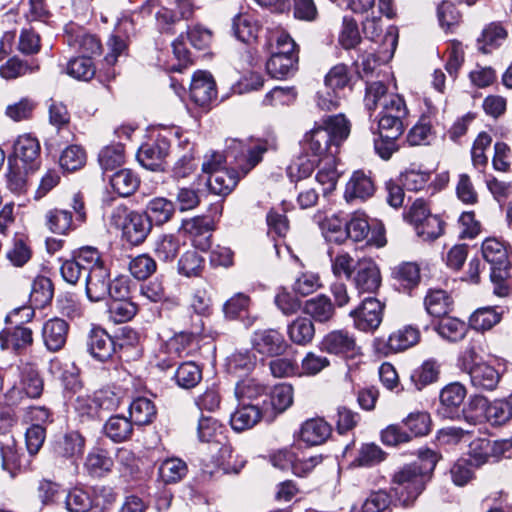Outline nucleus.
Masks as SVG:
<instances>
[{
    "label": "nucleus",
    "mask_w": 512,
    "mask_h": 512,
    "mask_svg": "<svg viewBox=\"0 0 512 512\" xmlns=\"http://www.w3.org/2000/svg\"><path fill=\"white\" fill-rule=\"evenodd\" d=\"M349 133L350 123L343 114L328 116L320 125H316L305 134L303 144L313 156L319 157L324 155L332 145L339 146Z\"/></svg>",
    "instance_id": "f257e3e1"
},
{
    "label": "nucleus",
    "mask_w": 512,
    "mask_h": 512,
    "mask_svg": "<svg viewBox=\"0 0 512 512\" xmlns=\"http://www.w3.org/2000/svg\"><path fill=\"white\" fill-rule=\"evenodd\" d=\"M482 256L490 265V279L493 283V292L499 297L509 294L506 283L509 277L511 264L506 245L497 238L491 237L484 240L481 246Z\"/></svg>",
    "instance_id": "f03ea898"
},
{
    "label": "nucleus",
    "mask_w": 512,
    "mask_h": 512,
    "mask_svg": "<svg viewBox=\"0 0 512 512\" xmlns=\"http://www.w3.org/2000/svg\"><path fill=\"white\" fill-rule=\"evenodd\" d=\"M429 475L418 462L404 465L391 478V491L403 505L413 503L425 489Z\"/></svg>",
    "instance_id": "7ed1b4c3"
},
{
    "label": "nucleus",
    "mask_w": 512,
    "mask_h": 512,
    "mask_svg": "<svg viewBox=\"0 0 512 512\" xmlns=\"http://www.w3.org/2000/svg\"><path fill=\"white\" fill-rule=\"evenodd\" d=\"M19 381L5 392L4 401L7 406L14 407L23 404L27 399H38L44 390V380L39 371L31 365L17 367Z\"/></svg>",
    "instance_id": "20e7f679"
},
{
    "label": "nucleus",
    "mask_w": 512,
    "mask_h": 512,
    "mask_svg": "<svg viewBox=\"0 0 512 512\" xmlns=\"http://www.w3.org/2000/svg\"><path fill=\"white\" fill-rule=\"evenodd\" d=\"M114 216L123 218L121 224L123 236L132 245L141 244L151 230L149 219L142 213L118 209Z\"/></svg>",
    "instance_id": "39448f33"
},
{
    "label": "nucleus",
    "mask_w": 512,
    "mask_h": 512,
    "mask_svg": "<svg viewBox=\"0 0 512 512\" xmlns=\"http://www.w3.org/2000/svg\"><path fill=\"white\" fill-rule=\"evenodd\" d=\"M465 374L469 377L471 387L480 393L495 391L502 379V372L484 360H480L474 367H468Z\"/></svg>",
    "instance_id": "423d86ee"
},
{
    "label": "nucleus",
    "mask_w": 512,
    "mask_h": 512,
    "mask_svg": "<svg viewBox=\"0 0 512 512\" xmlns=\"http://www.w3.org/2000/svg\"><path fill=\"white\" fill-rule=\"evenodd\" d=\"M383 304L376 298L368 297L361 305L350 312L357 329L372 331L382 322Z\"/></svg>",
    "instance_id": "0eeeda50"
},
{
    "label": "nucleus",
    "mask_w": 512,
    "mask_h": 512,
    "mask_svg": "<svg viewBox=\"0 0 512 512\" xmlns=\"http://www.w3.org/2000/svg\"><path fill=\"white\" fill-rule=\"evenodd\" d=\"M251 344L255 351L267 357L280 356L289 346L283 335L275 329L256 331Z\"/></svg>",
    "instance_id": "6e6552de"
},
{
    "label": "nucleus",
    "mask_w": 512,
    "mask_h": 512,
    "mask_svg": "<svg viewBox=\"0 0 512 512\" xmlns=\"http://www.w3.org/2000/svg\"><path fill=\"white\" fill-rule=\"evenodd\" d=\"M169 150V141L165 137L159 136L155 141L140 147L137 159L146 169L152 171L162 170Z\"/></svg>",
    "instance_id": "1a4fd4ad"
},
{
    "label": "nucleus",
    "mask_w": 512,
    "mask_h": 512,
    "mask_svg": "<svg viewBox=\"0 0 512 512\" xmlns=\"http://www.w3.org/2000/svg\"><path fill=\"white\" fill-rule=\"evenodd\" d=\"M87 351L96 360L105 362L116 352L113 338L101 327L93 326L87 336Z\"/></svg>",
    "instance_id": "9d476101"
},
{
    "label": "nucleus",
    "mask_w": 512,
    "mask_h": 512,
    "mask_svg": "<svg viewBox=\"0 0 512 512\" xmlns=\"http://www.w3.org/2000/svg\"><path fill=\"white\" fill-rule=\"evenodd\" d=\"M471 405L484 409L485 418L492 425H502L512 419V394L507 399L490 403L483 396H475Z\"/></svg>",
    "instance_id": "9b49d317"
},
{
    "label": "nucleus",
    "mask_w": 512,
    "mask_h": 512,
    "mask_svg": "<svg viewBox=\"0 0 512 512\" xmlns=\"http://www.w3.org/2000/svg\"><path fill=\"white\" fill-rule=\"evenodd\" d=\"M67 44L77 50L82 56L92 58L101 52V42L96 35L90 34L78 27H70L66 30Z\"/></svg>",
    "instance_id": "f8f14e48"
},
{
    "label": "nucleus",
    "mask_w": 512,
    "mask_h": 512,
    "mask_svg": "<svg viewBox=\"0 0 512 512\" xmlns=\"http://www.w3.org/2000/svg\"><path fill=\"white\" fill-rule=\"evenodd\" d=\"M355 286L360 293H374L381 284L380 270L372 259H362L354 277Z\"/></svg>",
    "instance_id": "ddd939ff"
},
{
    "label": "nucleus",
    "mask_w": 512,
    "mask_h": 512,
    "mask_svg": "<svg viewBox=\"0 0 512 512\" xmlns=\"http://www.w3.org/2000/svg\"><path fill=\"white\" fill-rule=\"evenodd\" d=\"M215 464L213 468L207 464V468H203L208 478H212L219 470L223 473H239L244 466V461L238 456L233 455V448L229 443L222 444L218 449V454L214 457Z\"/></svg>",
    "instance_id": "4468645a"
},
{
    "label": "nucleus",
    "mask_w": 512,
    "mask_h": 512,
    "mask_svg": "<svg viewBox=\"0 0 512 512\" xmlns=\"http://www.w3.org/2000/svg\"><path fill=\"white\" fill-rule=\"evenodd\" d=\"M14 153L23 163V169L34 171L39 167L40 144L29 134L18 137L14 144Z\"/></svg>",
    "instance_id": "2eb2a0df"
},
{
    "label": "nucleus",
    "mask_w": 512,
    "mask_h": 512,
    "mask_svg": "<svg viewBox=\"0 0 512 512\" xmlns=\"http://www.w3.org/2000/svg\"><path fill=\"white\" fill-rule=\"evenodd\" d=\"M190 96L192 100L200 105H207L216 97V87L213 77L206 71H197L194 73L190 84Z\"/></svg>",
    "instance_id": "dca6fc26"
},
{
    "label": "nucleus",
    "mask_w": 512,
    "mask_h": 512,
    "mask_svg": "<svg viewBox=\"0 0 512 512\" xmlns=\"http://www.w3.org/2000/svg\"><path fill=\"white\" fill-rule=\"evenodd\" d=\"M86 295L92 302L104 300L109 294L110 274L106 266L96 267L87 273Z\"/></svg>",
    "instance_id": "f3484780"
},
{
    "label": "nucleus",
    "mask_w": 512,
    "mask_h": 512,
    "mask_svg": "<svg viewBox=\"0 0 512 512\" xmlns=\"http://www.w3.org/2000/svg\"><path fill=\"white\" fill-rule=\"evenodd\" d=\"M304 313L313 321L320 324L331 322L336 314L335 305L325 294H319L308 299L304 304Z\"/></svg>",
    "instance_id": "a211bd4d"
},
{
    "label": "nucleus",
    "mask_w": 512,
    "mask_h": 512,
    "mask_svg": "<svg viewBox=\"0 0 512 512\" xmlns=\"http://www.w3.org/2000/svg\"><path fill=\"white\" fill-rule=\"evenodd\" d=\"M68 323L60 318H53L45 322L42 328V337L46 348L51 352L61 350L67 340Z\"/></svg>",
    "instance_id": "6ab92c4d"
},
{
    "label": "nucleus",
    "mask_w": 512,
    "mask_h": 512,
    "mask_svg": "<svg viewBox=\"0 0 512 512\" xmlns=\"http://www.w3.org/2000/svg\"><path fill=\"white\" fill-rule=\"evenodd\" d=\"M320 347L321 350L335 355L353 354L357 348L354 337L345 330L329 332L321 341Z\"/></svg>",
    "instance_id": "aec40b11"
},
{
    "label": "nucleus",
    "mask_w": 512,
    "mask_h": 512,
    "mask_svg": "<svg viewBox=\"0 0 512 512\" xmlns=\"http://www.w3.org/2000/svg\"><path fill=\"white\" fill-rule=\"evenodd\" d=\"M263 413L258 404L239 403L236 411L231 415L230 424L237 432L254 427L262 418Z\"/></svg>",
    "instance_id": "412c9836"
},
{
    "label": "nucleus",
    "mask_w": 512,
    "mask_h": 512,
    "mask_svg": "<svg viewBox=\"0 0 512 512\" xmlns=\"http://www.w3.org/2000/svg\"><path fill=\"white\" fill-rule=\"evenodd\" d=\"M10 428V420L0 418V452L4 470H10L13 467L19 466V457L15 450V440L10 434Z\"/></svg>",
    "instance_id": "4be33fe9"
},
{
    "label": "nucleus",
    "mask_w": 512,
    "mask_h": 512,
    "mask_svg": "<svg viewBox=\"0 0 512 512\" xmlns=\"http://www.w3.org/2000/svg\"><path fill=\"white\" fill-rule=\"evenodd\" d=\"M85 439L77 431L66 433L54 444V452L58 457L70 459L72 462L82 456Z\"/></svg>",
    "instance_id": "5701e85b"
},
{
    "label": "nucleus",
    "mask_w": 512,
    "mask_h": 512,
    "mask_svg": "<svg viewBox=\"0 0 512 512\" xmlns=\"http://www.w3.org/2000/svg\"><path fill=\"white\" fill-rule=\"evenodd\" d=\"M183 230L192 237L195 248L206 251L210 248L211 227L207 218L195 217L185 220Z\"/></svg>",
    "instance_id": "b1692460"
},
{
    "label": "nucleus",
    "mask_w": 512,
    "mask_h": 512,
    "mask_svg": "<svg viewBox=\"0 0 512 512\" xmlns=\"http://www.w3.org/2000/svg\"><path fill=\"white\" fill-rule=\"evenodd\" d=\"M331 426L322 418L305 421L300 429V439L308 445L323 444L331 435Z\"/></svg>",
    "instance_id": "393cba45"
},
{
    "label": "nucleus",
    "mask_w": 512,
    "mask_h": 512,
    "mask_svg": "<svg viewBox=\"0 0 512 512\" xmlns=\"http://www.w3.org/2000/svg\"><path fill=\"white\" fill-rule=\"evenodd\" d=\"M2 349H12L15 352H22L33 343V333L30 328L15 326L12 330L0 333Z\"/></svg>",
    "instance_id": "a878e982"
},
{
    "label": "nucleus",
    "mask_w": 512,
    "mask_h": 512,
    "mask_svg": "<svg viewBox=\"0 0 512 512\" xmlns=\"http://www.w3.org/2000/svg\"><path fill=\"white\" fill-rule=\"evenodd\" d=\"M240 179L234 169H216L209 176L207 185L209 190L216 195H228L237 185Z\"/></svg>",
    "instance_id": "bb28decb"
},
{
    "label": "nucleus",
    "mask_w": 512,
    "mask_h": 512,
    "mask_svg": "<svg viewBox=\"0 0 512 512\" xmlns=\"http://www.w3.org/2000/svg\"><path fill=\"white\" fill-rule=\"evenodd\" d=\"M375 192L372 178L363 171H356L346 185L345 197L347 200L367 199Z\"/></svg>",
    "instance_id": "cd10ccee"
},
{
    "label": "nucleus",
    "mask_w": 512,
    "mask_h": 512,
    "mask_svg": "<svg viewBox=\"0 0 512 512\" xmlns=\"http://www.w3.org/2000/svg\"><path fill=\"white\" fill-rule=\"evenodd\" d=\"M174 213L175 205L172 201L156 197L149 201L144 215L149 219L151 225L161 226L170 221Z\"/></svg>",
    "instance_id": "c85d7f7f"
},
{
    "label": "nucleus",
    "mask_w": 512,
    "mask_h": 512,
    "mask_svg": "<svg viewBox=\"0 0 512 512\" xmlns=\"http://www.w3.org/2000/svg\"><path fill=\"white\" fill-rule=\"evenodd\" d=\"M298 60V56H281L279 53H272L266 63V69L273 78H288L298 70Z\"/></svg>",
    "instance_id": "c756f323"
},
{
    "label": "nucleus",
    "mask_w": 512,
    "mask_h": 512,
    "mask_svg": "<svg viewBox=\"0 0 512 512\" xmlns=\"http://www.w3.org/2000/svg\"><path fill=\"white\" fill-rule=\"evenodd\" d=\"M370 232V225L364 214H354L351 219L345 223V230L340 231V235L331 237L333 242L341 243L347 237L355 242L364 240Z\"/></svg>",
    "instance_id": "7c9ffc66"
},
{
    "label": "nucleus",
    "mask_w": 512,
    "mask_h": 512,
    "mask_svg": "<svg viewBox=\"0 0 512 512\" xmlns=\"http://www.w3.org/2000/svg\"><path fill=\"white\" fill-rule=\"evenodd\" d=\"M287 335L294 344L305 346L314 338V323L307 317H297L287 326Z\"/></svg>",
    "instance_id": "2f4dec72"
},
{
    "label": "nucleus",
    "mask_w": 512,
    "mask_h": 512,
    "mask_svg": "<svg viewBox=\"0 0 512 512\" xmlns=\"http://www.w3.org/2000/svg\"><path fill=\"white\" fill-rule=\"evenodd\" d=\"M419 340V329L412 325H405L389 336L387 345L391 350L398 352L416 345Z\"/></svg>",
    "instance_id": "473e14b6"
},
{
    "label": "nucleus",
    "mask_w": 512,
    "mask_h": 512,
    "mask_svg": "<svg viewBox=\"0 0 512 512\" xmlns=\"http://www.w3.org/2000/svg\"><path fill=\"white\" fill-rule=\"evenodd\" d=\"M507 31L499 23H490L487 25L481 36L477 39L478 50L484 54L490 53L493 49L499 47L506 39Z\"/></svg>",
    "instance_id": "72a5a7b5"
},
{
    "label": "nucleus",
    "mask_w": 512,
    "mask_h": 512,
    "mask_svg": "<svg viewBox=\"0 0 512 512\" xmlns=\"http://www.w3.org/2000/svg\"><path fill=\"white\" fill-rule=\"evenodd\" d=\"M232 27L236 38L244 43L254 41L260 30L257 20L248 13H241L237 15L233 19Z\"/></svg>",
    "instance_id": "f704fd0d"
},
{
    "label": "nucleus",
    "mask_w": 512,
    "mask_h": 512,
    "mask_svg": "<svg viewBox=\"0 0 512 512\" xmlns=\"http://www.w3.org/2000/svg\"><path fill=\"white\" fill-rule=\"evenodd\" d=\"M110 184L118 195L127 197L137 190L140 180L132 170L121 169L110 177Z\"/></svg>",
    "instance_id": "c9c22d12"
},
{
    "label": "nucleus",
    "mask_w": 512,
    "mask_h": 512,
    "mask_svg": "<svg viewBox=\"0 0 512 512\" xmlns=\"http://www.w3.org/2000/svg\"><path fill=\"white\" fill-rule=\"evenodd\" d=\"M435 330L441 338L449 342H458L465 338L468 327L458 318L445 317L439 321Z\"/></svg>",
    "instance_id": "e433bc0d"
},
{
    "label": "nucleus",
    "mask_w": 512,
    "mask_h": 512,
    "mask_svg": "<svg viewBox=\"0 0 512 512\" xmlns=\"http://www.w3.org/2000/svg\"><path fill=\"white\" fill-rule=\"evenodd\" d=\"M47 228L56 234H66L75 228L72 213L66 209L54 208L45 214Z\"/></svg>",
    "instance_id": "4c0bfd02"
},
{
    "label": "nucleus",
    "mask_w": 512,
    "mask_h": 512,
    "mask_svg": "<svg viewBox=\"0 0 512 512\" xmlns=\"http://www.w3.org/2000/svg\"><path fill=\"white\" fill-rule=\"evenodd\" d=\"M188 467L185 461L172 457L164 460L158 469L159 477L165 484H175L187 474Z\"/></svg>",
    "instance_id": "58836bf2"
},
{
    "label": "nucleus",
    "mask_w": 512,
    "mask_h": 512,
    "mask_svg": "<svg viewBox=\"0 0 512 512\" xmlns=\"http://www.w3.org/2000/svg\"><path fill=\"white\" fill-rule=\"evenodd\" d=\"M426 311L434 317L447 314L451 308L452 300L448 293L442 289H430L425 296Z\"/></svg>",
    "instance_id": "ea45409f"
},
{
    "label": "nucleus",
    "mask_w": 512,
    "mask_h": 512,
    "mask_svg": "<svg viewBox=\"0 0 512 512\" xmlns=\"http://www.w3.org/2000/svg\"><path fill=\"white\" fill-rule=\"evenodd\" d=\"M113 463L106 451L94 449L88 453L84 466L91 476L102 477L111 471Z\"/></svg>",
    "instance_id": "a19ab883"
},
{
    "label": "nucleus",
    "mask_w": 512,
    "mask_h": 512,
    "mask_svg": "<svg viewBox=\"0 0 512 512\" xmlns=\"http://www.w3.org/2000/svg\"><path fill=\"white\" fill-rule=\"evenodd\" d=\"M104 432L114 442H122L130 438L133 433L131 420L124 416H112L104 425Z\"/></svg>",
    "instance_id": "79ce46f5"
},
{
    "label": "nucleus",
    "mask_w": 512,
    "mask_h": 512,
    "mask_svg": "<svg viewBox=\"0 0 512 512\" xmlns=\"http://www.w3.org/2000/svg\"><path fill=\"white\" fill-rule=\"evenodd\" d=\"M156 414V407L148 398L139 397L130 404V416L136 425L150 424Z\"/></svg>",
    "instance_id": "37998d69"
},
{
    "label": "nucleus",
    "mask_w": 512,
    "mask_h": 512,
    "mask_svg": "<svg viewBox=\"0 0 512 512\" xmlns=\"http://www.w3.org/2000/svg\"><path fill=\"white\" fill-rule=\"evenodd\" d=\"M386 458V453L374 443L363 444L354 460L351 462L352 467H372L378 465Z\"/></svg>",
    "instance_id": "c03bdc74"
},
{
    "label": "nucleus",
    "mask_w": 512,
    "mask_h": 512,
    "mask_svg": "<svg viewBox=\"0 0 512 512\" xmlns=\"http://www.w3.org/2000/svg\"><path fill=\"white\" fill-rule=\"evenodd\" d=\"M392 277L404 288H413L420 281V268L414 262H403L392 270Z\"/></svg>",
    "instance_id": "a18cd8bd"
},
{
    "label": "nucleus",
    "mask_w": 512,
    "mask_h": 512,
    "mask_svg": "<svg viewBox=\"0 0 512 512\" xmlns=\"http://www.w3.org/2000/svg\"><path fill=\"white\" fill-rule=\"evenodd\" d=\"M124 161V146L120 143L105 146L98 154V162L105 171L120 167Z\"/></svg>",
    "instance_id": "49530a36"
},
{
    "label": "nucleus",
    "mask_w": 512,
    "mask_h": 512,
    "mask_svg": "<svg viewBox=\"0 0 512 512\" xmlns=\"http://www.w3.org/2000/svg\"><path fill=\"white\" fill-rule=\"evenodd\" d=\"M53 293L51 280L47 277L39 276L32 283L30 300L35 306L44 307L51 302Z\"/></svg>",
    "instance_id": "de8ad7c7"
},
{
    "label": "nucleus",
    "mask_w": 512,
    "mask_h": 512,
    "mask_svg": "<svg viewBox=\"0 0 512 512\" xmlns=\"http://www.w3.org/2000/svg\"><path fill=\"white\" fill-rule=\"evenodd\" d=\"M86 152L79 145H70L66 147L59 158V164L62 169L73 172L81 169L86 163Z\"/></svg>",
    "instance_id": "09e8293b"
},
{
    "label": "nucleus",
    "mask_w": 512,
    "mask_h": 512,
    "mask_svg": "<svg viewBox=\"0 0 512 512\" xmlns=\"http://www.w3.org/2000/svg\"><path fill=\"white\" fill-rule=\"evenodd\" d=\"M501 321V314L494 308L477 309L469 318L470 326L477 331H487Z\"/></svg>",
    "instance_id": "8fccbe9b"
},
{
    "label": "nucleus",
    "mask_w": 512,
    "mask_h": 512,
    "mask_svg": "<svg viewBox=\"0 0 512 512\" xmlns=\"http://www.w3.org/2000/svg\"><path fill=\"white\" fill-rule=\"evenodd\" d=\"M440 374V365L434 360L425 361L411 375V380L418 390L426 385L436 382Z\"/></svg>",
    "instance_id": "3c124183"
},
{
    "label": "nucleus",
    "mask_w": 512,
    "mask_h": 512,
    "mask_svg": "<svg viewBox=\"0 0 512 512\" xmlns=\"http://www.w3.org/2000/svg\"><path fill=\"white\" fill-rule=\"evenodd\" d=\"M174 377L178 386L190 389L201 381L202 372L194 362H184L177 368Z\"/></svg>",
    "instance_id": "603ef678"
},
{
    "label": "nucleus",
    "mask_w": 512,
    "mask_h": 512,
    "mask_svg": "<svg viewBox=\"0 0 512 512\" xmlns=\"http://www.w3.org/2000/svg\"><path fill=\"white\" fill-rule=\"evenodd\" d=\"M256 356L248 350L233 353L227 360V368L233 374H247L256 366Z\"/></svg>",
    "instance_id": "864d4df0"
},
{
    "label": "nucleus",
    "mask_w": 512,
    "mask_h": 512,
    "mask_svg": "<svg viewBox=\"0 0 512 512\" xmlns=\"http://www.w3.org/2000/svg\"><path fill=\"white\" fill-rule=\"evenodd\" d=\"M96 68L91 58L80 56L67 64V74L77 80L89 81L95 75Z\"/></svg>",
    "instance_id": "5fc2aeb1"
},
{
    "label": "nucleus",
    "mask_w": 512,
    "mask_h": 512,
    "mask_svg": "<svg viewBox=\"0 0 512 512\" xmlns=\"http://www.w3.org/2000/svg\"><path fill=\"white\" fill-rule=\"evenodd\" d=\"M265 386L255 379L239 381L235 387V396L239 403H252L265 393Z\"/></svg>",
    "instance_id": "6e6d98bb"
},
{
    "label": "nucleus",
    "mask_w": 512,
    "mask_h": 512,
    "mask_svg": "<svg viewBox=\"0 0 512 512\" xmlns=\"http://www.w3.org/2000/svg\"><path fill=\"white\" fill-rule=\"evenodd\" d=\"M156 269V261L148 254H140L129 262V271L138 280L149 278Z\"/></svg>",
    "instance_id": "4d7b16f0"
},
{
    "label": "nucleus",
    "mask_w": 512,
    "mask_h": 512,
    "mask_svg": "<svg viewBox=\"0 0 512 512\" xmlns=\"http://www.w3.org/2000/svg\"><path fill=\"white\" fill-rule=\"evenodd\" d=\"M317 164V157L313 156L311 158L308 155H300L288 166L287 172L293 181H298L309 177Z\"/></svg>",
    "instance_id": "13d9d810"
},
{
    "label": "nucleus",
    "mask_w": 512,
    "mask_h": 512,
    "mask_svg": "<svg viewBox=\"0 0 512 512\" xmlns=\"http://www.w3.org/2000/svg\"><path fill=\"white\" fill-rule=\"evenodd\" d=\"M32 257V250L22 238L13 239L6 251V258L14 267H23Z\"/></svg>",
    "instance_id": "bf43d9fd"
},
{
    "label": "nucleus",
    "mask_w": 512,
    "mask_h": 512,
    "mask_svg": "<svg viewBox=\"0 0 512 512\" xmlns=\"http://www.w3.org/2000/svg\"><path fill=\"white\" fill-rule=\"evenodd\" d=\"M36 107L37 102L33 98L23 97L19 101L8 105L5 114L11 120L20 122L30 119Z\"/></svg>",
    "instance_id": "052dcab7"
},
{
    "label": "nucleus",
    "mask_w": 512,
    "mask_h": 512,
    "mask_svg": "<svg viewBox=\"0 0 512 512\" xmlns=\"http://www.w3.org/2000/svg\"><path fill=\"white\" fill-rule=\"evenodd\" d=\"M179 248L180 244L175 236L163 235L156 241L154 252L160 260L170 262L177 257Z\"/></svg>",
    "instance_id": "680f3d73"
},
{
    "label": "nucleus",
    "mask_w": 512,
    "mask_h": 512,
    "mask_svg": "<svg viewBox=\"0 0 512 512\" xmlns=\"http://www.w3.org/2000/svg\"><path fill=\"white\" fill-rule=\"evenodd\" d=\"M91 507L92 499L83 489H71L66 495L65 508L68 512H88Z\"/></svg>",
    "instance_id": "e2e57ef3"
},
{
    "label": "nucleus",
    "mask_w": 512,
    "mask_h": 512,
    "mask_svg": "<svg viewBox=\"0 0 512 512\" xmlns=\"http://www.w3.org/2000/svg\"><path fill=\"white\" fill-rule=\"evenodd\" d=\"M403 118L397 115L382 114L378 122L379 135L390 140L398 139L404 131Z\"/></svg>",
    "instance_id": "0e129e2a"
},
{
    "label": "nucleus",
    "mask_w": 512,
    "mask_h": 512,
    "mask_svg": "<svg viewBox=\"0 0 512 512\" xmlns=\"http://www.w3.org/2000/svg\"><path fill=\"white\" fill-rule=\"evenodd\" d=\"M466 392L465 386L461 383H451L442 389L440 403L446 408H457L463 403Z\"/></svg>",
    "instance_id": "69168bd1"
},
{
    "label": "nucleus",
    "mask_w": 512,
    "mask_h": 512,
    "mask_svg": "<svg viewBox=\"0 0 512 512\" xmlns=\"http://www.w3.org/2000/svg\"><path fill=\"white\" fill-rule=\"evenodd\" d=\"M350 83L348 68L344 64L335 65L330 69L325 77L326 89L338 92L344 89Z\"/></svg>",
    "instance_id": "338daca9"
},
{
    "label": "nucleus",
    "mask_w": 512,
    "mask_h": 512,
    "mask_svg": "<svg viewBox=\"0 0 512 512\" xmlns=\"http://www.w3.org/2000/svg\"><path fill=\"white\" fill-rule=\"evenodd\" d=\"M338 178L339 173L332 158H330L316 174V181L323 187L322 191L324 194L335 189Z\"/></svg>",
    "instance_id": "774afa93"
}]
</instances>
